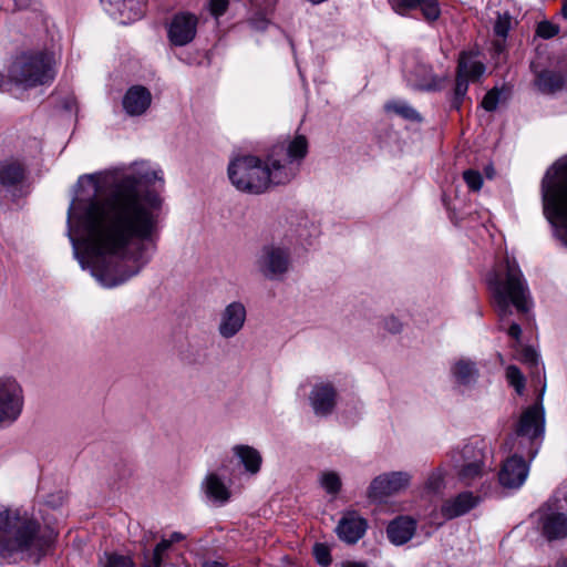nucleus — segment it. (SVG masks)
Masks as SVG:
<instances>
[{"label": "nucleus", "instance_id": "nucleus-1", "mask_svg": "<svg viewBox=\"0 0 567 567\" xmlns=\"http://www.w3.org/2000/svg\"><path fill=\"white\" fill-rule=\"evenodd\" d=\"M163 181L156 171L89 174L79 178L87 198L68 209V236L83 269L106 288L124 284L151 261L162 198L147 187Z\"/></svg>", "mask_w": 567, "mask_h": 567}, {"label": "nucleus", "instance_id": "nucleus-2", "mask_svg": "<svg viewBox=\"0 0 567 567\" xmlns=\"http://www.w3.org/2000/svg\"><path fill=\"white\" fill-rule=\"evenodd\" d=\"M56 537L58 533L48 523H41L27 511H0V558L7 563H40Z\"/></svg>", "mask_w": 567, "mask_h": 567}, {"label": "nucleus", "instance_id": "nucleus-3", "mask_svg": "<svg viewBox=\"0 0 567 567\" xmlns=\"http://www.w3.org/2000/svg\"><path fill=\"white\" fill-rule=\"evenodd\" d=\"M275 154H268L266 161L245 155L235 158L228 165V176L231 184L240 192L261 194L270 186L286 185L296 176V168L285 164Z\"/></svg>", "mask_w": 567, "mask_h": 567}, {"label": "nucleus", "instance_id": "nucleus-4", "mask_svg": "<svg viewBox=\"0 0 567 567\" xmlns=\"http://www.w3.org/2000/svg\"><path fill=\"white\" fill-rule=\"evenodd\" d=\"M487 284L492 293V302L501 322L506 321L513 313L512 307L518 313L525 315L533 307L529 288L522 270L515 260H505V269H498L488 276Z\"/></svg>", "mask_w": 567, "mask_h": 567}, {"label": "nucleus", "instance_id": "nucleus-5", "mask_svg": "<svg viewBox=\"0 0 567 567\" xmlns=\"http://www.w3.org/2000/svg\"><path fill=\"white\" fill-rule=\"evenodd\" d=\"M54 58L45 51H29L18 55L9 70L10 79L24 87L51 83L55 76Z\"/></svg>", "mask_w": 567, "mask_h": 567}, {"label": "nucleus", "instance_id": "nucleus-6", "mask_svg": "<svg viewBox=\"0 0 567 567\" xmlns=\"http://www.w3.org/2000/svg\"><path fill=\"white\" fill-rule=\"evenodd\" d=\"M545 392L546 382L544 379L535 403L523 411L516 427L518 436L527 437L530 441V449L527 454L529 461L534 460L539 451L540 442L536 443V441L543 439L545 434V409L543 404Z\"/></svg>", "mask_w": 567, "mask_h": 567}, {"label": "nucleus", "instance_id": "nucleus-7", "mask_svg": "<svg viewBox=\"0 0 567 567\" xmlns=\"http://www.w3.org/2000/svg\"><path fill=\"white\" fill-rule=\"evenodd\" d=\"M290 266L291 255L289 248L274 243L264 245L255 258L257 272L270 281L282 280L288 274Z\"/></svg>", "mask_w": 567, "mask_h": 567}, {"label": "nucleus", "instance_id": "nucleus-8", "mask_svg": "<svg viewBox=\"0 0 567 567\" xmlns=\"http://www.w3.org/2000/svg\"><path fill=\"white\" fill-rule=\"evenodd\" d=\"M452 457L457 468L458 480L466 486L482 481L487 474L484 463L485 454L476 444H465L461 451L454 452Z\"/></svg>", "mask_w": 567, "mask_h": 567}, {"label": "nucleus", "instance_id": "nucleus-9", "mask_svg": "<svg viewBox=\"0 0 567 567\" xmlns=\"http://www.w3.org/2000/svg\"><path fill=\"white\" fill-rule=\"evenodd\" d=\"M24 394L12 377H0V429L12 425L21 415Z\"/></svg>", "mask_w": 567, "mask_h": 567}, {"label": "nucleus", "instance_id": "nucleus-10", "mask_svg": "<svg viewBox=\"0 0 567 567\" xmlns=\"http://www.w3.org/2000/svg\"><path fill=\"white\" fill-rule=\"evenodd\" d=\"M198 19L189 12L176 13L168 25V40L175 47L190 43L197 33Z\"/></svg>", "mask_w": 567, "mask_h": 567}, {"label": "nucleus", "instance_id": "nucleus-11", "mask_svg": "<svg viewBox=\"0 0 567 567\" xmlns=\"http://www.w3.org/2000/svg\"><path fill=\"white\" fill-rule=\"evenodd\" d=\"M246 319L247 310L243 302L233 301L228 303L219 315L218 334L223 339L234 338L244 328Z\"/></svg>", "mask_w": 567, "mask_h": 567}, {"label": "nucleus", "instance_id": "nucleus-12", "mask_svg": "<svg viewBox=\"0 0 567 567\" xmlns=\"http://www.w3.org/2000/svg\"><path fill=\"white\" fill-rule=\"evenodd\" d=\"M410 475L405 472H392L377 476L370 484L368 497L381 501L405 488L410 483Z\"/></svg>", "mask_w": 567, "mask_h": 567}, {"label": "nucleus", "instance_id": "nucleus-13", "mask_svg": "<svg viewBox=\"0 0 567 567\" xmlns=\"http://www.w3.org/2000/svg\"><path fill=\"white\" fill-rule=\"evenodd\" d=\"M25 165L14 158L0 162V193L16 197L25 179Z\"/></svg>", "mask_w": 567, "mask_h": 567}, {"label": "nucleus", "instance_id": "nucleus-14", "mask_svg": "<svg viewBox=\"0 0 567 567\" xmlns=\"http://www.w3.org/2000/svg\"><path fill=\"white\" fill-rule=\"evenodd\" d=\"M368 522L355 511H347L342 514L336 533L340 540L353 545L357 544L367 533Z\"/></svg>", "mask_w": 567, "mask_h": 567}, {"label": "nucleus", "instance_id": "nucleus-15", "mask_svg": "<svg viewBox=\"0 0 567 567\" xmlns=\"http://www.w3.org/2000/svg\"><path fill=\"white\" fill-rule=\"evenodd\" d=\"M542 535L549 542L567 537V515L547 505L538 511Z\"/></svg>", "mask_w": 567, "mask_h": 567}, {"label": "nucleus", "instance_id": "nucleus-16", "mask_svg": "<svg viewBox=\"0 0 567 567\" xmlns=\"http://www.w3.org/2000/svg\"><path fill=\"white\" fill-rule=\"evenodd\" d=\"M528 463L518 455L508 457L498 473L499 484L505 488H519L527 478Z\"/></svg>", "mask_w": 567, "mask_h": 567}, {"label": "nucleus", "instance_id": "nucleus-17", "mask_svg": "<svg viewBox=\"0 0 567 567\" xmlns=\"http://www.w3.org/2000/svg\"><path fill=\"white\" fill-rule=\"evenodd\" d=\"M337 391L330 383L316 384L310 394L309 401L317 416L330 415L336 406Z\"/></svg>", "mask_w": 567, "mask_h": 567}, {"label": "nucleus", "instance_id": "nucleus-18", "mask_svg": "<svg viewBox=\"0 0 567 567\" xmlns=\"http://www.w3.org/2000/svg\"><path fill=\"white\" fill-rule=\"evenodd\" d=\"M152 93L143 85H133L128 87L122 99V105L125 113L130 116H141L151 106Z\"/></svg>", "mask_w": 567, "mask_h": 567}, {"label": "nucleus", "instance_id": "nucleus-19", "mask_svg": "<svg viewBox=\"0 0 567 567\" xmlns=\"http://www.w3.org/2000/svg\"><path fill=\"white\" fill-rule=\"evenodd\" d=\"M392 9L399 14H406L410 10L420 9L425 20L433 22L441 16L439 0H389Z\"/></svg>", "mask_w": 567, "mask_h": 567}, {"label": "nucleus", "instance_id": "nucleus-20", "mask_svg": "<svg viewBox=\"0 0 567 567\" xmlns=\"http://www.w3.org/2000/svg\"><path fill=\"white\" fill-rule=\"evenodd\" d=\"M481 502L480 496L472 492H462L453 498L446 499L441 506V514L445 519H453L465 515Z\"/></svg>", "mask_w": 567, "mask_h": 567}, {"label": "nucleus", "instance_id": "nucleus-21", "mask_svg": "<svg viewBox=\"0 0 567 567\" xmlns=\"http://www.w3.org/2000/svg\"><path fill=\"white\" fill-rule=\"evenodd\" d=\"M277 150V157L280 158L282 163L295 166L297 174L299 171V161L307 155L308 142L303 135H298L289 143L287 148L285 145L278 144L271 148L269 154H275Z\"/></svg>", "mask_w": 567, "mask_h": 567}, {"label": "nucleus", "instance_id": "nucleus-22", "mask_svg": "<svg viewBox=\"0 0 567 567\" xmlns=\"http://www.w3.org/2000/svg\"><path fill=\"white\" fill-rule=\"evenodd\" d=\"M200 488L206 498L217 505L226 504L231 496L230 489L216 473L207 474Z\"/></svg>", "mask_w": 567, "mask_h": 567}, {"label": "nucleus", "instance_id": "nucleus-23", "mask_svg": "<svg viewBox=\"0 0 567 567\" xmlns=\"http://www.w3.org/2000/svg\"><path fill=\"white\" fill-rule=\"evenodd\" d=\"M416 522L408 516H399L386 527V535L389 540L396 545L408 543L415 534Z\"/></svg>", "mask_w": 567, "mask_h": 567}, {"label": "nucleus", "instance_id": "nucleus-24", "mask_svg": "<svg viewBox=\"0 0 567 567\" xmlns=\"http://www.w3.org/2000/svg\"><path fill=\"white\" fill-rule=\"evenodd\" d=\"M535 85L544 94H555L567 87V81L560 72L544 70L537 74Z\"/></svg>", "mask_w": 567, "mask_h": 567}, {"label": "nucleus", "instance_id": "nucleus-25", "mask_svg": "<svg viewBox=\"0 0 567 567\" xmlns=\"http://www.w3.org/2000/svg\"><path fill=\"white\" fill-rule=\"evenodd\" d=\"M234 455L245 467L246 472L256 475L261 467L262 457L258 450L250 445L238 444L233 447Z\"/></svg>", "mask_w": 567, "mask_h": 567}, {"label": "nucleus", "instance_id": "nucleus-26", "mask_svg": "<svg viewBox=\"0 0 567 567\" xmlns=\"http://www.w3.org/2000/svg\"><path fill=\"white\" fill-rule=\"evenodd\" d=\"M466 71V59L465 54L461 53L458 59V65L456 71V80L454 87V96L451 102V107L458 111L461 109L462 102L466 96L468 90V81L464 78V72Z\"/></svg>", "mask_w": 567, "mask_h": 567}, {"label": "nucleus", "instance_id": "nucleus-27", "mask_svg": "<svg viewBox=\"0 0 567 567\" xmlns=\"http://www.w3.org/2000/svg\"><path fill=\"white\" fill-rule=\"evenodd\" d=\"M451 371L456 383L465 386L475 383L478 377L475 363L470 360L461 359L456 361Z\"/></svg>", "mask_w": 567, "mask_h": 567}, {"label": "nucleus", "instance_id": "nucleus-28", "mask_svg": "<svg viewBox=\"0 0 567 567\" xmlns=\"http://www.w3.org/2000/svg\"><path fill=\"white\" fill-rule=\"evenodd\" d=\"M512 25V17L508 12L498 13L494 23V34L497 37L493 41V49L495 53L501 54L506 48V38Z\"/></svg>", "mask_w": 567, "mask_h": 567}, {"label": "nucleus", "instance_id": "nucleus-29", "mask_svg": "<svg viewBox=\"0 0 567 567\" xmlns=\"http://www.w3.org/2000/svg\"><path fill=\"white\" fill-rule=\"evenodd\" d=\"M388 112H393L399 116L409 120L420 122L421 115L409 104L402 102H389L385 104Z\"/></svg>", "mask_w": 567, "mask_h": 567}, {"label": "nucleus", "instance_id": "nucleus-30", "mask_svg": "<svg viewBox=\"0 0 567 567\" xmlns=\"http://www.w3.org/2000/svg\"><path fill=\"white\" fill-rule=\"evenodd\" d=\"M100 564L102 567H134V561L130 556L116 553H104L100 558Z\"/></svg>", "mask_w": 567, "mask_h": 567}, {"label": "nucleus", "instance_id": "nucleus-31", "mask_svg": "<svg viewBox=\"0 0 567 567\" xmlns=\"http://www.w3.org/2000/svg\"><path fill=\"white\" fill-rule=\"evenodd\" d=\"M320 483L328 494L336 495L341 489V480L336 472H324Z\"/></svg>", "mask_w": 567, "mask_h": 567}, {"label": "nucleus", "instance_id": "nucleus-32", "mask_svg": "<svg viewBox=\"0 0 567 567\" xmlns=\"http://www.w3.org/2000/svg\"><path fill=\"white\" fill-rule=\"evenodd\" d=\"M520 360L525 364H528L529 368L535 369V372H533V373L540 382L542 381L540 380V371H539V367H538L539 365V355L536 352V350L532 347L524 348L520 352Z\"/></svg>", "mask_w": 567, "mask_h": 567}, {"label": "nucleus", "instance_id": "nucleus-33", "mask_svg": "<svg viewBox=\"0 0 567 567\" xmlns=\"http://www.w3.org/2000/svg\"><path fill=\"white\" fill-rule=\"evenodd\" d=\"M506 378L518 394H522L525 388V378L516 365H509L506 369Z\"/></svg>", "mask_w": 567, "mask_h": 567}, {"label": "nucleus", "instance_id": "nucleus-34", "mask_svg": "<svg viewBox=\"0 0 567 567\" xmlns=\"http://www.w3.org/2000/svg\"><path fill=\"white\" fill-rule=\"evenodd\" d=\"M501 91L497 87L489 90L482 100V107L487 112H493L497 109L501 99Z\"/></svg>", "mask_w": 567, "mask_h": 567}, {"label": "nucleus", "instance_id": "nucleus-35", "mask_svg": "<svg viewBox=\"0 0 567 567\" xmlns=\"http://www.w3.org/2000/svg\"><path fill=\"white\" fill-rule=\"evenodd\" d=\"M463 178L468 188L473 192L480 190L483 186V177L478 171L467 169L463 173Z\"/></svg>", "mask_w": 567, "mask_h": 567}, {"label": "nucleus", "instance_id": "nucleus-36", "mask_svg": "<svg viewBox=\"0 0 567 567\" xmlns=\"http://www.w3.org/2000/svg\"><path fill=\"white\" fill-rule=\"evenodd\" d=\"M463 53L465 54V59H466V71L464 72V78H466V79L480 78L485 71L484 64L478 61H472L466 52H463Z\"/></svg>", "mask_w": 567, "mask_h": 567}, {"label": "nucleus", "instance_id": "nucleus-37", "mask_svg": "<svg viewBox=\"0 0 567 567\" xmlns=\"http://www.w3.org/2000/svg\"><path fill=\"white\" fill-rule=\"evenodd\" d=\"M559 27L549 22V21H542L537 25L536 33L543 39H550L558 34Z\"/></svg>", "mask_w": 567, "mask_h": 567}, {"label": "nucleus", "instance_id": "nucleus-38", "mask_svg": "<svg viewBox=\"0 0 567 567\" xmlns=\"http://www.w3.org/2000/svg\"><path fill=\"white\" fill-rule=\"evenodd\" d=\"M172 546V542L162 539L154 548L152 564L153 567H162L163 554Z\"/></svg>", "mask_w": 567, "mask_h": 567}, {"label": "nucleus", "instance_id": "nucleus-39", "mask_svg": "<svg viewBox=\"0 0 567 567\" xmlns=\"http://www.w3.org/2000/svg\"><path fill=\"white\" fill-rule=\"evenodd\" d=\"M313 554L319 565L328 566L331 563L330 550L323 544H316Z\"/></svg>", "mask_w": 567, "mask_h": 567}, {"label": "nucleus", "instance_id": "nucleus-40", "mask_svg": "<svg viewBox=\"0 0 567 567\" xmlns=\"http://www.w3.org/2000/svg\"><path fill=\"white\" fill-rule=\"evenodd\" d=\"M229 7L228 0H209L208 9L213 17L218 19L226 13Z\"/></svg>", "mask_w": 567, "mask_h": 567}, {"label": "nucleus", "instance_id": "nucleus-41", "mask_svg": "<svg viewBox=\"0 0 567 567\" xmlns=\"http://www.w3.org/2000/svg\"><path fill=\"white\" fill-rule=\"evenodd\" d=\"M385 329L391 333H398L402 329V323L395 317H389L384 320Z\"/></svg>", "mask_w": 567, "mask_h": 567}, {"label": "nucleus", "instance_id": "nucleus-42", "mask_svg": "<svg viewBox=\"0 0 567 567\" xmlns=\"http://www.w3.org/2000/svg\"><path fill=\"white\" fill-rule=\"evenodd\" d=\"M249 24L251 25V28H254L255 30H258V31H264L266 30L267 25H268V20L265 19L264 17L261 16H258V17H254L250 19L249 21Z\"/></svg>", "mask_w": 567, "mask_h": 567}, {"label": "nucleus", "instance_id": "nucleus-43", "mask_svg": "<svg viewBox=\"0 0 567 567\" xmlns=\"http://www.w3.org/2000/svg\"><path fill=\"white\" fill-rule=\"evenodd\" d=\"M441 80H439L436 76H433L431 82L426 84H420L419 87L426 91H435L441 89Z\"/></svg>", "mask_w": 567, "mask_h": 567}, {"label": "nucleus", "instance_id": "nucleus-44", "mask_svg": "<svg viewBox=\"0 0 567 567\" xmlns=\"http://www.w3.org/2000/svg\"><path fill=\"white\" fill-rule=\"evenodd\" d=\"M507 334L515 340H519L522 336V328L518 323L512 322L507 329Z\"/></svg>", "mask_w": 567, "mask_h": 567}, {"label": "nucleus", "instance_id": "nucleus-45", "mask_svg": "<svg viewBox=\"0 0 567 567\" xmlns=\"http://www.w3.org/2000/svg\"><path fill=\"white\" fill-rule=\"evenodd\" d=\"M185 538V536L182 534V533H178V532H174L172 535H171V539H167V542H172L173 543H177V542H181Z\"/></svg>", "mask_w": 567, "mask_h": 567}, {"label": "nucleus", "instance_id": "nucleus-46", "mask_svg": "<svg viewBox=\"0 0 567 567\" xmlns=\"http://www.w3.org/2000/svg\"><path fill=\"white\" fill-rule=\"evenodd\" d=\"M548 567H567V557H560L558 558L554 565Z\"/></svg>", "mask_w": 567, "mask_h": 567}, {"label": "nucleus", "instance_id": "nucleus-47", "mask_svg": "<svg viewBox=\"0 0 567 567\" xmlns=\"http://www.w3.org/2000/svg\"><path fill=\"white\" fill-rule=\"evenodd\" d=\"M202 567H225V564L220 561H205Z\"/></svg>", "mask_w": 567, "mask_h": 567}, {"label": "nucleus", "instance_id": "nucleus-48", "mask_svg": "<svg viewBox=\"0 0 567 567\" xmlns=\"http://www.w3.org/2000/svg\"><path fill=\"white\" fill-rule=\"evenodd\" d=\"M429 484L433 487V488H436L440 484V477H431L430 481H429Z\"/></svg>", "mask_w": 567, "mask_h": 567}, {"label": "nucleus", "instance_id": "nucleus-49", "mask_svg": "<svg viewBox=\"0 0 567 567\" xmlns=\"http://www.w3.org/2000/svg\"><path fill=\"white\" fill-rule=\"evenodd\" d=\"M342 567H369L365 564L362 563H347L343 564Z\"/></svg>", "mask_w": 567, "mask_h": 567}, {"label": "nucleus", "instance_id": "nucleus-50", "mask_svg": "<svg viewBox=\"0 0 567 567\" xmlns=\"http://www.w3.org/2000/svg\"><path fill=\"white\" fill-rule=\"evenodd\" d=\"M58 499H59V502H55V501H53V499H52V501H48L47 503H48V504H50V505H52V506H56V505H59V504H61V503H62L63 497H62L61 495H59V496H58Z\"/></svg>", "mask_w": 567, "mask_h": 567}, {"label": "nucleus", "instance_id": "nucleus-51", "mask_svg": "<svg viewBox=\"0 0 567 567\" xmlns=\"http://www.w3.org/2000/svg\"><path fill=\"white\" fill-rule=\"evenodd\" d=\"M561 13H563V17L567 20V0H564Z\"/></svg>", "mask_w": 567, "mask_h": 567}]
</instances>
